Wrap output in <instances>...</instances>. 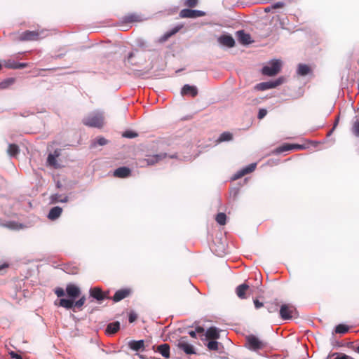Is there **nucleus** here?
Returning <instances> with one entry per match:
<instances>
[{"mask_svg":"<svg viewBox=\"0 0 359 359\" xmlns=\"http://www.w3.org/2000/svg\"><path fill=\"white\" fill-rule=\"evenodd\" d=\"M279 314L283 320H290L298 316L296 307L291 304H283L280 305Z\"/></svg>","mask_w":359,"mask_h":359,"instance_id":"1","label":"nucleus"},{"mask_svg":"<svg viewBox=\"0 0 359 359\" xmlns=\"http://www.w3.org/2000/svg\"><path fill=\"white\" fill-rule=\"evenodd\" d=\"M85 296H82L76 302H74V299H60L59 306L67 309H73L75 311L76 309L78 310H81L82 306L85 304Z\"/></svg>","mask_w":359,"mask_h":359,"instance_id":"2","label":"nucleus"},{"mask_svg":"<svg viewBox=\"0 0 359 359\" xmlns=\"http://www.w3.org/2000/svg\"><path fill=\"white\" fill-rule=\"evenodd\" d=\"M281 69V62L278 60H273L269 65L262 68V72L264 75L273 76L278 74Z\"/></svg>","mask_w":359,"mask_h":359,"instance_id":"3","label":"nucleus"},{"mask_svg":"<svg viewBox=\"0 0 359 359\" xmlns=\"http://www.w3.org/2000/svg\"><path fill=\"white\" fill-rule=\"evenodd\" d=\"M83 123L87 126L101 128L104 124V118L102 114H97L84 118Z\"/></svg>","mask_w":359,"mask_h":359,"instance_id":"4","label":"nucleus"},{"mask_svg":"<svg viewBox=\"0 0 359 359\" xmlns=\"http://www.w3.org/2000/svg\"><path fill=\"white\" fill-rule=\"evenodd\" d=\"M89 294L91 297L96 299L98 302H102L104 299H111L109 291H103L100 287H94L90 289Z\"/></svg>","mask_w":359,"mask_h":359,"instance_id":"5","label":"nucleus"},{"mask_svg":"<svg viewBox=\"0 0 359 359\" xmlns=\"http://www.w3.org/2000/svg\"><path fill=\"white\" fill-rule=\"evenodd\" d=\"M249 348L257 351L266 346V343L259 340L256 336L250 334L246 337Z\"/></svg>","mask_w":359,"mask_h":359,"instance_id":"6","label":"nucleus"},{"mask_svg":"<svg viewBox=\"0 0 359 359\" xmlns=\"http://www.w3.org/2000/svg\"><path fill=\"white\" fill-rule=\"evenodd\" d=\"M43 31H29L27 30L22 34L18 38V40L20 41H37L40 39V35L42 34Z\"/></svg>","mask_w":359,"mask_h":359,"instance_id":"7","label":"nucleus"},{"mask_svg":"<svg viewBox=\"0 0 359 359\" xmlns=\"http://www.w3.org/2000/svg\"><path fill=\"white\" fill-rule=\"evenodd\" d=\"M205 15V12L199 10L182 9L180 12V16L182 18H196L203 17Z\"/></svg>","mask_w":359,"mask_h":359,"instance_id":"8","label":"nucleus"},{"mask_svg":"<svg viewBox=\"0 0 359 359\" xmlns=\"http://www.w3.org/2000/svg\"><path fill=\"white\" fill-rule=\"evenodd\" d=\"M177 346L187 355L195 353L194 348L187 342V337H181L179 339Z\"/></svg>","mask_w":359,"mask_h":359,"instance_id":"9","label":"nucleus"},{"mask_svg":"<svg viewBox=\"0 0 359 359\" xmlns=\"http://www.w3.org/2000/svg\"><path fill=\"white\" fill-rule=\"evenodd\" d=\"M283 82L281 79H278L276 81H269V82H262L257 84L255 86V89L257 90H266L267 89L273 88L280 85Z\"/></svg>","mask_w":359,"mask_h":359,"instance_id":"10","label":"nucleus"},{"mask_svg":"<svg viewBox=\"0 0 359 359\" xmlns=\"http://www.w3.org/2000/svg\"><path fill=\"white\" fill-rule=\"evenodd\" d=\"M143 20L142 15L137 13H128L122 18V22L124 23L140 22Z\"/></svg>","mask_w":359,"mask_h":359,"instance_id":"11","label":"nucleus"},{"mask_svg":"<svg viewBox=\"0 0 359 359\" xmlns=\"http://www.w3.org/2000/svg\"><path fill=\"white\" fill-rule=\"evenodd\" d=\"M2 65L6 68L11 69H23L28 66L27 63L17 62L14 60H12V59L4 60L3 61Z\"/></svg>","mask_w":359,"mask_h":359,"instance_id":"12","label":"nucleus"},{"mask_svg":"<svg viewBox=\"0 0 359 359\" xmlns=\"http://www.w3.org/2000/svg\"><path fill=\"white\" fill-rule=\"evenodd\" d=\"M66 292L69 297V299H75L81 294V290L74 284H68L66 287Z\"/></svg>","mask_w":359,"mask_h":359,"instance_id":"13","label":"nucleus"},{"mask_svg":"<svg viewBox=\"0 0 359 359\" xmlns=\"http://www.w3.org/2000/svg\"><path fill=\"white\" fill-rule=\"evenodd\" d=\"M132 293V290L130 288H123L117 290L112 297L114 302H118L122 299L129 297Z\"/></svg>","mask_w":359,"mask_h":359,"instance_id":"14","label":"nucleus"},{"mask_svg":"<svg viewBox=\"0 0 359 359\" xmlns=\"http://www.w3.org/2000/svg\"><path fill=\"white\" fill-rule=\"evenodd\" d=\"M60 156V150L55 149L53 154H50L47 158V163L55 168H59L56 158Z\"/></svg>","mask_w":359,"mask_h":359,"instance_id":"15","label":"nucleus"},{"mask_svg":"<svg viewBox=\"0 0 359 359\" xmlns=\"http://www.w3.org/2000/svg\"><path fill=\"white\" fill-rule=\"evenodd\" d=\"M181 94L182 95H191L194 97L198 95V89L196 86L186 84L182 88Z\"/></svg>","mask_w":359,"mask_h":359,"instance_id":"16","label":"nucleus"},{"mask_svg":"<svg viewBox=\"0 0 359 359\" xmlns=\"http://www.w3.org/2000/svg\"><path fill=\"white\" fill-rule=\"evenodd\" d=\"M131 170L127 167H120L114 172V176L118 178H126L130 175Z\"/></svg>","mask_w":359,"mask_h":359,"instance_id":"17","label":"nucleus"},{"mask_svg":"<svg viewBox=\"0 0 359 359\" xmlns=\"http://www.w3.org/2000/svg\"><path fill=\"white\" fill-rule=\"evenodd\" d=\"M154 350L161 353L166 359L170 358V346L168 344H161L156 349L154 348Z\"/></svg>","mask_w":359,"mask_h":359,"instance_id":"18","label":"nucleus"},{"mask_svg":"<svg viewBox=\"0 0 359 359\" xmlns=\"http://www.w3.org/2000/svg\"><path fill=\"white\" fill-rule=\"evenodd\" d=\"M248 290H249V285H247L246 283H243L241 285H239L236 288V295L240 299H246L247 298L246 292L248 291Z\"/></svg>","mask_w":359,"mask_h":359,"instance_id":"19","label":"nucleus"},{"mask_svg":"<svg viewBox=\"0 0 359 359\" xmlns=\"http://www.w3.org/2000/svg\"><path fill=\"white\" fill-rule=\"evenodd\" d=\"M219 41L221 44L231 48L235 45L233 38L230 35H222L219 38Z\"/></svg>","mask_w":359,"mask_h":359,"instance_id":"20","label":"nucleus"},{"mask_svg":"<svg viewBox=\"0 0 359 359\" xmlns=\"http://www.w3.org/2000/svg\"><path fill=\"white\" fill-rule=\"evenodd\" d=\"M62 212V208L59 206L53 207L50 210L49 213L48 215V218L50 220H55L61 215Z\"/></svg>","mask_w":359,"mask_h":359,"instance_id":"21","label":"nucleus"},{"mask_svg":"<svg viewBox=\"0 0 359 359\" xmlns=\"http://www.w3.org/2000/svg\"><path fill=\"white\" fill-rule=\"evenodd\" d=\"M256 168V164L252 163L246 167L245 168L243 169L242 170L238 172L233 177V180H237L243 176H244L246 174H248L251 172H252Z\"/></svg>","mask_w":359,"mask_h":359,"instance_id":"22","label":"nucleus"},{"mask_svg":"<svg viewBox=\"0 0 359 359\" xmlns=\"http://www.w3.org/2000/svg\"><path fill=\"white\" fill-rule=\"evenodd\" d=\"M237 36L238 41L242 44H249L251 42L250 35L249 34L245 33L243 30L237 32Z\"/></svg>","mask_w":359,"mask_h":359,"instance_id":"23","label":"nucleus"},{"mask_svg":"<svg viewBox=\"0 0 359 359\" xmlns=\"http://www.w3.org/2000/svg\"><path fill=\"white\" fill-rule=\"evenodd\" d=\"M182 27V25H178L172 30L165 33L159 39L160 42L166 41L170 37L177 33Z\"/></svg>","mask_w":359,"mask_h":359,"instance_id":"24","label":"nucleus"},{"mask_svg":"<svg viewBox=\"0 0 359 359\" xmlns=\"http://www.w3.org/2000/svg\"><path fill=\"white\" fill-rule=\"evenodd\" d=\"M130 349L138 351L140 350H144V340L131 341L128 344Z\"/></svg>","mask_w":359,"mask_h":359,"instance_id":"25","label":"nucleus"},{"mask_svg":"<svg viewBox=\"0 0 359 359\" xmlns=\"http://www.w3.org/2000/svg\"><path fill=\"white\" fill-rule=\"evenodd\" d=\"M166 156H167V154L165 153L150 156L148 158H147L146 161H147V163L148 165H154L155 163H158V161L166 158Z\"/></svg>","mask_w":359,"mask_h":359,"instance_id":"26","label":"nucleus"},{"mask_svg":"<svg viewBox=\"0 0 359 359\" xmlns=\"http://www.w3.org/2000/svg\"><path fill=\"white\" fill-rule=\"evenodd\" d=\"M205 337L208 339H217L219 338V334L217 329L215 327H210L205 332Z\"/></svg>","mask_w":359,"mask_h":359,"instance_id":"27","label":"nucleus"},{"mask_svg":"<svg viewBox=\"0 0 359 359\" xmlns=\"http://www.w3.org/2000/svg\"><path fill=\"white\" fill-rule=\"evenodd\" d=\"M311 72V67L304 64H299L297 68V74L300 76H306Z\"/></svg>","mask_w":359,"mask_h":359,"instance_id":"28","label":"nucleus"},{"mask_svg":"<svg viewBox=\"0 0 359 359\" xmlns=\"http://www.w3.org/2000/svg\"><path fill=\"white\" fill-rule=\"evenodd\" d=\"M119 328H120L119 322L116 321V322L111 323L107 325L106 332H107V333L110 334H115L116 332H117L118 331Z\"/></svg>","mask_w":359,"mask_h":359,"instance_id":"29","label":"nucleus"},{"mask_svg":"<svg viewBox=\"0 0 359 359\" xmlns=\"http://www.w3.org/2000/svg\"><path fill=\"white\" fill-rule=\"evenodd\" d=\"M280 306L278 299H275L273 302L268 303L266 308L269 313H276L278 311Z\"/></svg>","mask_w":359,"mask_h":359,"instance_id":"30","label":"nucleus"},{"mask_svg":"<svg viewBox=\"0 0 359 359\" xmlns=\"http://www.w3.org/2000/svg\"><path fill=\"white\" fill-rule=\"evenodd\" d=\"M51 201L52 203H66L68 201V197L67 196H62L60 194H56L51 196Z\"/></svg>","mask_w":359,"mask_h":359,"instance_id":"31","label":"nucleus"},{"mask_svg":"<svg viewBox=\"0 0 359 359\" xmlns=\"http://www.w3.org/2000/svg\"><path fill=\"white\" fill-rule=\"evenodd\" d=\"M20 151L19 147L15 144H10L7 152L11 156H15Z\"/></svg>","mask_w":359,"mask_h":359,"instance_id":"32","label":"nucleus"},{"mask_svg":"<svg viewBox=\"0 0 359 359\" xmlns=\"http://www.w3.org/2000/svg\"><path fill=\"white\" fill-rule=\"evenodd\" d=\"M302 149L303 147L299 144H284L278 149V152H283L291 150L292 149Z\"/></svg>","mask_w":359,"mask_h":359,"instance_id":"33","label":"nucleus"},{"mask_svg":"<svg viewBox=\"0 0 359 359\" xmlns=\"http://www.w3.org/2000/svg\"><path fill=\"white\" fill-rule=\"evenodd\" d=\"M233 138V135L229 132H224L222 133L217 140L218 142H225V141H230Z\"/></svg>","mask_w":359,"mask_h":359,"instance_id":"34","label":"nucleus"},{"mask_svg":"<svg viewBox=\"0 0 359 359\" xmlns=\"http://www.w3.org/2000/svg\"><path fill=\"white\" fill-rule=\"evenodd\" d=\"M349 330V327L344 324H339L335 327V332L337 334H345Z\"/></svg>","mask_w":359,"mask_h":359,"instance_id":"35","label":"nucleus"},{"mask_svg":"<svg viewBox=\"0 0 359 359\" xmlns=\"http://www.w3.org/2000/svg\"><path fill=\"white\" fill-rule=\"evenodd\" d=\"M215 219L219 224L224 225L226 221V215L223 212H219L217 215Z\"/></svg>","mask_w":359,"mask_h":359,"instance_id":"36","label":"nucleus"},{"mask_svg":"<svg viewBox=\"0 0 359 359\" xmlns=\"http://www.w3.org/2000/svg\"><path fill=\"white\" fill-rule=\"evenodd\" d=\"M351 131L355 136L359 137V119H357L353 123Z\"/></svg>","mask_w":359,"mask_h":359,"instance_id":"37","label":"nucleus"},{"mask_svg":"<svg viewBox=\"0 0 359 359\" xmlns=\"http://www.w3.org/2000/svg\"><path fill=\"white\" fill-rule=\"evenodd\" d=\"M199 0H184L183 5L188 8H194L198 4Z\"/></svg>","mask_w":359,"mask_h":359,"instance_id":"38","label":"nucleus"},{"mask_svg":"<svg viewBox=\"0 0 359 359\" xmlns=\"http://www.w3.org/2000/svg\"><path fill=\"white\" fill-rule=\"evenodd\" d=\"M216 339H213L212 341H210L208 344H207V346L209 350H211V351H217L218 350V346H219V344L217 341H215Z\"/></svg>","mask_w":359,"mask_h":359,"instance_id":"39","label":"nucleus"},{"mask_svg":"<svg viewBox=\"0 0 359 359\" xmlns=\"http://www.w3.org/2000/svg\"><path fill=\"white\" fill-rule=\"evenodd\" d=\"M14 83V79L11 78L5 80L4 81L0 83V88H5L8 86L12 85Z\"/></svg>","mask_w":359,"mask_h":359,"instance_id":"40","label":"nucleus"},{"mask_svg":"<svg viewBox=\"0 0 359 359\" xmlns=\"http://www.w3.org/2000/svg\"><path fill=\"white\" fill-rule=\"evenodd\" d=\"M122 136L126 138H134L137 137L138 134L131 130H126L123 133Z\"/></svg>","mask_w":359,"mask_h":359,"instance_id":"41","label":"nucleus"},{"mask_svg":"<svg viewBox=\"0 0 359 359\" xmlns=\"http://www.w3.org/2000/svg\"><path fill=\"white\" fill-rule=\"evenodd\" d=\"M55 293L58 297H62L65 296V291L61 287H57L55 290Z\"/></svg>","mask_w":359,"mask_h":359,"instance_id":"42","label":"nucleus"},{"mask_svg":"<svg viewBox=\"0 0 359 359\" xmlns=\"http://www.w3.org/2000/svg\"><path fill=\"white\" fill-rule=\"evenodd\" d=\"M96 142L99 145L103 146L107 144L108 141L104 137H100L97 139Z\"/></svg>","mask_w":359,"mask_h":359,"instance_id":"43","label":"nucleus"},{"mask_svg":"<svg viewBox=\"0 0 359 359\" xmlns=\"http://www.w3.org/2000/svg\"><path fill=\"white\" fill-rule=\"evenodd\" d=\"M8 354L11 356V358H13V359H22V357L20 355H19L17 353H15V351H11L8 352Z\"/></svg>","mask_w":359,"mask_h":359,"instance_id":"44","label":"nucleus"},{"mask_svg":"<svg viewBox=\"0 0 359 359\" xmlns=\"http://www.w3.org/2000/svg\"><path fill=\"white\" fill-rule=\"evenodd\" d=\"M267 114V111L264 109H260L259 110V113H258V118L259 119H262Z\"/></svg>","mask_w":359,"mask_h":359,"instance_id":"45","label":"nucleus"},{"mask_svg":"<svg viewBox=\"0 0 359 359\" xmlns=\"http://www.w3.org/2000/svg\"><path fill=\"white\" fill-rule=\"evenodd\" d=\"M334 359H353V358L344 354V353H340V354H338L337 356Z\"/></svg>","mask_w":359,"mask_h":359,"instance_id":"46","label":"nucleus"},{"mask_svg":"<svg viewBox=\"0 0 359 359\" xmlns=\"http://www.w3.org/2000/svg\"><path fill=\"white\" fill-rule=\"evenodd\" d=\"M285 6V4L283 2H277L276 4H274L271 8L273 9H276V8H283Z\"/></svg>","mask_w":359,"mask_h":359,"instance_id":"47","label":"nucleus"},{"mask_svg":"<svg viewBox=\"0 0 359 359\" xmlns=\"http://www.w3.org/2000/svg\"><path fill=\"white\" fill-rule=\"evenodd\" d=\"M254 304H255V306L256 309H259V308L263 306V303L260 302L257 299H255L254 300Z\"/></svg>","mask_w":359,"mask_h":359,"instance_id":"48","label":"nucleus"},{"mask_svg":"<svg viewBox=\"0 0 359 359\" xmlns=\"http://www.w3.org/2000/svg\"><path fill=\"white\" fill-rule=\"evenodd\" d=\"M137 318V316L134 313H130L129 315V322L133 323Z\"/></svg>","mask_w":359,"mask_h":359,"instance_id":"49","label":"nucleus"},{"mask_svg":"<svg viewBox=\"0 0 359 359\" xmlns=\"http://www.w3.org/2000/svg\"><path fill=\"white\" fill-rule=\"evenodd\" d=\"M195 330H196V333H198V334H203L204 331H205V330L201 326L196 327Z\"/></svg>","mask_w":359,"mask_h":359,"instance_id":"50","label":"nucleus"},{"mask_svg":"<svg viewBox=\"0 0 359 359\" xmlns=\"http://www.w3.org/2000/svg\"><path fill=\"white\" fill-rule=\"evenodd\" d=\"M189 335L193 338H196V330H191L189 332Z\"/></svg>","mask_w":359,"mask_h":359,"instance_id":"51","label":"nucleus"},{"mask_svg":"<svg viewBox=\"0 0 359 359\" xmlns=\"http://www.w3.org/2000/svg\"><path fill=\"white\" fill-rule=\"evenodd\" d=\"M8 267V264H1L0 265V271L5 269V268H7Z\"/></svg>","mask_w":359,"mask_h":359,"instance_id":"52","label":"nucleus"},{"mask_svg":"<svg viewBox=\"0 0 359 359\" xmlns=\"http://www.w3.org/2000/svg\"><path fill=\"white\" fill-rule=\"evenodd\" d=\"M218 256H222L225 252L224 250L221 251L220 252H217Z\"/></svg>","mask_w":359,"mask_h":359,"instance_id":"53","label":"nucleus"},{"mask_svg":"<svg viewBox=\"0 0 359 359\" xmlns=\"http://www.w3.org/2000/svg\"><path fill=\"white\" fill-rule=\"evenodd\" d=\"M272 8L271 7H267L264 10L266 12H269Z\"/></svg>","mask_w":359,"mask_h":359,"instance_id":"54","label":"nucleus"},{"mask_svg":"<svg viewBox=\"0 0 359 359\" xmlns=\"http://www.w3.org/2000/svg\"><path fill=\"white\" fill-rule=\"evenodd\" d=\"M355 351H356L357 353H359V346L358 347H356V348L355 349Z\"/></svg>","mask_w":359,"mask_h":359,"instance_id":"55","label":"nucleus"},{"mask_svg":"<svg viewBox=\"0 0 359 359\" xmlns=\"http://www.w3.org/2000/svg\"><path fill=\"white\" fill-rule=\"evenodd\" d=\"M56 69L55 68H52V69H44L43 70H55Z\"/></svg>","mask_w":359,"mask_h":359,"instance_id":"56","label":"nucleus"},{"mask_svg":"<svg viewBox=\"0 0 359 359\" xmlns=\"http://www.w3.org/2000/svg\"><path fill=\"white\" fill-rule=\"evenodd\" d=\"M133 56V53H130L129 55H128V60H130V58Z\"/></svg>","mask_w":359,"mask_h":359,"instance_id":"57","label":"nucleus"},{"mask_svg":"<svg viewBox=\"0 0 359 359\" xmlns=\"http://www.w3.org/2000/svg\"><path fill=\"white\" fill-rule=\"evenodd\" d=\"M65 54V53H64V54H61V55H59L56 56V57H62V55H64Z\"/></svg>","mask_w":359,"mask_h":359,"instance_id":"58","label":"nucleus"},{"mask_svg":"<svg viewBox=\"0 0 359 359\" xmlns=\"http://www.w3.org/2000/svg\"><path fill=\"white\" fill-rule=\"evenodd\" d=\"M2 67H3V65H2V63L0 62V70L2 69Z\"/></svg>","mask_w":359,"mask_h":359,"instance_id":"59","label":"nucleus"},{"mask_svg":"<svg viewBox=\"0 0 359 359\" xmlns=\"http://www.w3.org/2000/svg\"><path fill=\"white\" fill-rule=\"evenodd\" d=\"M337 124V121L336 123H334V126H336ZM334 127H335V126H334Z\"/></svg>","mask_w":359,"mask_h":359,"instance_id":"60","label":"nucleus"}]
</instances>
